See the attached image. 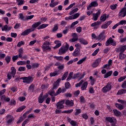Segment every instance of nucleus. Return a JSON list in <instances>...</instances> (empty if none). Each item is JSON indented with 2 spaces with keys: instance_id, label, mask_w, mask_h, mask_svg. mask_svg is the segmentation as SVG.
Masks as SVG:
<instances>
[{
  "instance_id": "393cba45",
  "label": "nucleus",
  "mask_w": 126,
  "mask_h": 126,
  "mask_svg": "<svg viewBox=\"0 0 126 126\" xmlns=\"http://www.w3.org/2000/svg\"><path fill=\"white\" fill-rule=\"evenodd\" d=\"M11 73L12 74V76L14 77L15 74H16V69L14 66L11 67Z\"/></svg>"
},
{
  "instance_id": "bb28decb",
  "label": "nucleus",
  "mask_w": 126,
  "mask_h": 126,
  "mask_svg": "<svg viewBox=\"0 0 126 126\" xmlns=\"http://www.w3.org/2000/svg\"><path fill=\"white\" fill-rule=\"evenodd\" d=\"M126 93V89H121L119 90L117 93V95H122Z\"/></svg>"
},
{
  "instance_id": "4468645a",
  "label": "nucleus",
  "mask_w": 126,
  "mask_h": 126,
  "mask_svg": "<svg viewBox=\"0 0 126 126\" xmlns=\"http://www.w3.org/2000/svg\"><path fill=\"white\" fill-rule=\"evenodd\" d=\"M32 32L31 29H28L22 32L21 34V36H27L30 33Z\"/></svg>"
},
{
  "instance_id": "774afa93",
  "label": "nucleus",
  "mask_w": 126,
  "mask_h": 126,
  "mask_svg": "<svg viewBox=\"0 0 126 126\" xmlns=\"http://www.w3.org/2000/svg\"><path fill=\"white\" fill-rule=\"evenodd\" d=\"M121 87L122 88H123V89H126V81H125L122 85H121Z\"/></svg>"
},
{
  "instance_id": "c85d7f7f",
  "label": "nucleus",
  "mask_w": 126,
  "mask_h": 126,
  "mask_svg": "<svg viewBox=\"0 0 126 126\" xmlns=\"http://www.w3.org/2000/svg\"><path fill=\"white\" fill-rule=\"evenodd\" d=\"M47 26H49V24H43L39 27H38L37 29L38 30H40L41 29H44V28H46V27H47Z\"/></svg>"
},
{
  "instance_id": "c9c22d12",
  "label": "nucleus",
  "mask_w": 126,
  "mask_h": 126,
  "mask_svg": "<svg viewBox=\"0 0 126 126\" xmlns=\"http://www.w3.org/2000/svg\"><path fill=\"white\" fill-rule=\"evenodd\" d=\"M17 2H18V5H23L25 3L24 0H16Z\"/></svg>"
},
{
  "instance_id": "680f3d73",
  "label": "nucleus",
  "mask_w": 126,
  "mask_h": 126,
  "mask_svg": "<svg viewBox=\"0 0 126 126\" xmlns=\"http://www.w3.org/2000/svg\"><path fill=\"white\" fill-rule=\"evenodd\" d=\"M99 51H100V49H99V48L96 49L92 54V56H93L94 57L96 56V55L98 54V52H99Z\"/></svg>"
},
{
  "instance_id": "a878e982",
  "label": "nucleus",
  "mask_w": 126,
  "mask_h": 126,
  "mask_svg": "<svg viewBox=\"0 0 126 126\" xmlns=\"http://www.w3.org/2000/svg\"><path fill=\"white\" fill-rule=\"evenodd\" d=\"M87 59V57H86L82 58L77 63V64H81L83 63H84V62H85V61H86Z\"/></svg>"
},
{
  "instance_id": "4be33fe9",
  "label": "nucleus",
  "mask_w": 126,
  "mask_h": 126,
  "mask_svg": "<svg viewBox=\"0 0 126 126\" xmlns=\"http://www.w3.org/2000/svg\"><path fill=\"white\" fill-rule=\"evenodd\" d=\"M119 60H121V61H124L125 59L126 58V55L124 54L123 52H120L119 54Z\"/></svg>"
},
{
  "instance_id": "a211bd4d",
  "label": "nucleus",
  "mask_w": 126,
  "mask_h": 126,
  "mask_svg": "<svg viewBox=\"0 0 126 126\" xmlns=\"http://www.w3.org/2000/svg\"><path fill=\"white\" fill-rule=\"evenodd\" d=\"M61 80H62L61 79H59L54 83L53 89H57V88L59 87L60 86V82H61Z\"/></svg>"
},
{
  "instance_id": "9b49d317",
  "label": "nucleus",
  "mask_w": 126,
  "mask_h": 126,
  "mask_svg": "<svg viewBox=\"0 0 126 126\" xmlns=\"http://www.w3.org/2000/svg\"><path fill=\"white\" fill-rule=\"evenodd\" d=\"M41 24H42V22L41 21L35 23L34 24L32 25V28L31 29V30H32V32L33 31H35V29H36L37 27H38L39 25H41Z\"/></svg>"
},
{
  "instance_id": "20e7f679",
  "label": "nucleus",
  "mask_w": 126,
  "mask_h": 126,
  "mask_svg": "<svg viewBox=\"0 0 126 126\" xmlns=\"http://www.w3.org/2000/svg\"><path fill=\"white\" fill-rule=\"evenodd\" d=\"M111 90H112V84L110 82L108 83L102 89L103 93H107L109 91H111Z\"/></svg>"
},
{
  "instance_id": "7c9ffc66",
  "label": "nucleus",
  "mask_w": 126,
  "mask_h": 126,
  "mask_svg": "<svg viewBox=\"0 0 126 126\" xmlns=\"http://www.w3.org/2000/svg\"><path fill=\"white\" fill-rule=\"evenodd\" d=\"M113 113L116 117H119V116H121V115H122V113L117 109L113 110Z\"/></svg>"
},
{
  "instance_id": "09e8293b",
  "label": "nucleus",
  "mask_w": 126,
  "mask_h": 126,
  "mask_svg": "<svg viewBox=\"0 0 126 126\" xmlns=\"http://www.w3.org/2000/svg\"><path fill=\"white\" fill-rule=\"evenodd\" d=\"M74 5H75V2H74L69 5L68 7L66 8L65 9V10H68L69 9H70V8H72L73 7Z\"/></svg>"
},
{
  "instance_id": "c03bdc74",
  "label": "nucleus",
  "mask_w": 126,
  "mask_h": 126,
  "mask_svg": "<svg viewBox=\"0 0 126 126\" xmlns=\"http://www.w3.org/2000/svg\"><path fill=\"white\" fill-rule=\"evenodd\" d=\"M77 11H78V8H76L70 12L69 15H72V14H73V13H75V12H77Z\"/></svg>"
},
{
  "instance_id": "f03ea898",
  "label": "nucleus",
  "mask_w": 126,
  "mask_h": 126,
  "mask_svg": "<svg viewBox=\"0 0 126 126\" xmlns=\"http://www.w3.org/2000/svg\"><path fill=\"white\" fill-rule=\"evenodd\" d=\"M20 79L23 80V83H27V84H30V83L33 82V80H34V78L32 76L23 77H21Z\"/></svg>"
},
{
  "instance_id": "6e6d98bb",
  "label": "nucleus",
  "mask_w": 126,
  "mask_h": 126,
  "mask_svg": "<svg viewBox=\"0 0 126 126\" xmlns=\"http://www.w3.org/2000/svg\"><path fill=\"white\" fill-rule=\"evenodd\" d=\"M11 75H12V74H11V72H8L7 77L8 80H10V79H11V78L12 77V76Z\"/></svg>"
},
{
  "instance_id": "f257e3e1",
  "label": "nucleus",
  "mask_w": 126,
  "mask_h": 126,
  "mask_svg": "<svg viewBox=\"0 0 126 126\" xmlns=\"http://www.w3.org/2000/svg\"><path fill=\"white\" fill-rule=\"evenodd\" d=\"M68 49H69V45L66 43V45L64 46H63L60 49L59 55L62 56V55L65 54V53L68 51Z\"/></svg>"
},
{
  "instance_id": "4c0bfd02",
  "label": "nucleus",
  "mask_w": 126,
  "mask_h": 126,
  "mask_svg": "<svg viewBox=\"0 0 126 126\" xmlns=\"http://www.w3.org/2000/svg\"><path fill=\"white\" fill-rule=\"evenodd\" d=\"M118 7V4H114L110 5V9L111 10H116Z\"/></svg>"
},
{
  "instance_id": "49530a36",
  "label": "nucleus",
  "mask_w": 126,
  "mask_h": 126,
  "mask_svg": "<svg viewBox=\"0 0 126 126\" xmlns=\"http://www.w3.org/2000/svg\"><path fill=\"white\" fill-rule=\"evenodd\" d=\"M89 92L90 93V94H94V93L95 92V91H94V88H93L92 87H90L89 88Z\"/></svg>"
},
{
  "instance_id": "8fccbe9b",
  "label": "nucleus",
  "mask_w": 126,
  "mask_h": 126,
  "mask_svg": "<svg viewBox=\"0 0 126 126\" xmlns=\"http://www.w3.org/2000/svg\"><path fill=\"white\" fill-rule=\"evenodd\" d=\"M98 25H100V22H95L91 24V26L92 27H95V26H97Z\"/></svg>"
},
{
  "instance_id": "58836bf2",
  "label": "nucleus",
  "mask_w": 126,
  "mask_h": 126,
  "mask_svg": "<svg viewBox=\"0 0 126 126\" xmlns=\"http://www.w3.org/2000/svg\"><path fill=\"white\" fill-rule=\"evenodd\" d=\"M59 29V25L56 24L54 25V27L52 29V32H56V31H58Z\"/></svg>"
},
{
  "instance_id": "de8ad7c7",
  "label": "nucleus",
  "mask_w": 126,
  "mask_h": 126,
  "mask_svg": "<svg viewBox=\"0 0 126 126\" xmlns=\"http://www.w3.org/2000/svg\"><path fill=\"white\" fill-rule=\"evenodd\" d=\"M83 82H84V81L82 80L80 82L75 85L76 87H80L82 85Z\"/></svg>"
},
{
  "instance_id": "ea45409f",
  "label": "nucleus",
  "mask_w": 126,
  "mask_h": 126,
  "mask_svg": "<svg viewBox=\"0 0 126 126\" xmlns=\"http://www.w3.org/2000/svg\"><path fill=\"white\" fill-rule=\"evenodd\" d=\"M73 75V72H71L69 74L68 76L67 77L66 79V81H69V80H71V78H72V76Z\"/></svg>"
},
{
  "instance_id": "052dcab7",
  "label": "nucleus",
  "mask_w": 126,
  "mask_h": 126,
  "mask_svg": "<svg viewBox=\"0 0 126 126\" xmlns=\"http://www.w3.org/2000/svg\"><path fill=\"white\" fill-rule=\"evenodd\" d=\"M18 58H19L18 57V55L14 56H13L12 60L13 62L14 63V62H15V61H17V60H18Z\"/></svg>"
},
{
  "instance_id": "473e14b6",
  "label": "nucleus",
  "mask_w": 126,
  "mask_h": 126,
  "mask_svg": "<svg viewBox=\"0 0 126 126\" xmlns=\"http://www.w3.org/2000/svg\"><path fill=\"white\" fill-rule=\"evenodd\" d=\"M113 74V71H109L104 75V78H108Z\"/></svg>"
},
{
  "instance_id": "69168bd1",
  "label": "nucleus",
  "mask_w": 126,
  "mask_h": 126,
  "mask_svg": "<svg viewBox=\"0 0 126 126\" xmlns=\"http://www.w3.org/2000/svg\"><path fill=\"white\" fill-rule=\"evenodd\" d=\"M75 47L77 48V49H79V50H80V49H81L82 48L81 45L80 43H76L75 44Z\"/></svg>"
},
{
  "instance_id": "37998d69",
  "label": "nucleus",
  "mask_w": 126,
  "mask_h": 126,
  "mask_svg": "<svg viewBox=\"0 0 126 126\" xmlns=\"http://www.w3.org/2000/svg\"><path fill=\"white\" fill-rule=\"evenodd\" d=\"M90 80H91V84L93 86L95 83V79L93 78V76L90 77Z\"/></svg>"
},
{
  "instance_id": "5fc2aeb1",
  "label": "nucleus",
  "mask_w": 126,
  "mask_h": 126,
  "mask_svg": "<svg viewBox=\"0 0 126 126\" xmlns=\"http://www.w3.org/2000/svg\"><path fill=\"white\" fill-rule=\"evenodd\" d=\"M16 104V101L14 99H11V101L9 103L10 106H14Z\"/></svg>"
},
{
  "instance_id": "39448f33",
  "label": "nucleus",
  "mask_w": 126,
  "mask_h": 126,
  "mask_svg": "<svg viewBox=\"0 0 126 126\" xmlns=\"http://www.w3.org/2000/svg\"><path fill=\"white\" fill-rule=\"evenodd\" d=\"M6 124L7 125H11L13 121H14V118L13 117L12 115H7L6 116Z\"/></svg>"
},
{
  "instance_id": "aec40b11",
  "label": "nucleus",
  "mask_w": 126,
  "mask_h": 126,
  "mask_svg": "<svg viewBox=\"0 0 126 126\" xmlns=\"http://www.w3.org/2000/svg\"><path fill=\"white\" fill-rule=\"evenodd\" d=\"M12 29V27H9L7 25H5L4 26L3 28H2V31H7L8 32Z\"/></svg>"
},
{
  "instance_id": "72a5a7b5",
  "label": "nucleus",
  "mask_w": 126,
  "mask_h": 126,
  "mask_svg": "<svg viewBox=\"0 0 126 126\" xmlns=\"http://www.w3.org/2000/svg\"><path fill=\"white\" fill-rule=\"evenodd\" d=\"M25 108H26V106H22L20 107L19 108H18L16 110V112L17 113H20V112H22V111H23V110H24V109H25Z\"/></svg>"
},
{
  "instance_id": "603ef678",
  "label": "nucleus",
  "mask_w": 126,
  "mask_h": 126,
  "mask_svg": "<svg viewBox=\"0 0 126 126\" xmlns=\"http://www.w3.org/2000/svg\"><path fill=\"white\" fill-rule=\"evenodd\" d=\"M69 28V27H66L65 29L63 30V33L64 34H67V32H68Z\"/></svg>"
},
{
  "instance_id": "423d86ee",
  "label": "nucleus",
  "mask_w": 126,
  "mask_h": 126,
  "mask_svg": "<svg viewBox=\"0 0 126 126\" xmlns=\"http://www.w3.org/2000/svg\"><path fill=\"white\" fill-rule=\"evenodd\" d=\"M48 94H46L43 96V93H42L38 98V103H39V104H42V103L45 101V99H47V98H48Z\"/></svg>"
},
{
  "instance_id": "f704fd0d",
  "label": "nucleus",
  "mask_w": 126,
  "mask_h": 126,
  "mask_svg": "<svg viewBox=\"0 0 126 126\" xmlns=\"http://www.w3.org/2000/svg\"><path fill=\"white\" fill-rule=\"evenodd\" d=\"M99 63H100L99 60H96L95 62L93 64H92L93 67H97V66L99 65Z\"/></svg>"
},
{
  "instance_id": "e433bc0d",
  "label": "nucleus",
  "mask_w": 126,
  "mask_h": 126,
  "mask_svg": "<svg viewBox=\"0 0 126 126\" xmlns=\"http://www.w3.org/2000/svg\"><path fill=\"white\" fill-rule=\"evenodd\" d=\"M5 61L6 63H10V61H11V57L9 56H7L5 58Z\"/></svg>"
},
{
  "instance_id": "0e129e2a",
  "label": "nucleus",
  "mask_w": 126,
  "mask_h": 126,
  "mask_svg": "<svg viewBox=\"0 0 126 126\" xmlns=\"http://www.w3.org/2000/svg\"><path fill=\"white\" fill-rule=\"evenodd\" d=\"M119 25H124V24H126V20H121L119 23H118Z\"/></svg>"
},
{
  "instance_id": "bf43d9fd",
  "label": "nucleus",
  "mask_w": 126,
  "mask_h": 126,
  "mask_svg": "<svg viewBox=\"0 0 126 126\" xmlns=\"http://www.w3.org/2000/svg\"><path fill=\"white\" fill-rule=\"evenodd\" d=\"M70 84L68 82H67L65 83V87L66 89H69V88H70Z\"/></svg>"
},
{
  "instance_id": "c756f323",
  "label": "nucleus",
  "mask_w": 126,
  "mask_h": 126,
  "mask_svg": "<svg viewBox=\"0 0 126 126\" xmlns=\"http://www.w3.org/2000/svg\"><path fill=\"white\" fill-rule=\"evenodd\" d=\"M79 114H81V109L79 108H77L74 110V115L78 116Z\"/></svg>"
},
{
  "instance_id": "f8f14e48",
  "label": "nucleus",
  "mask_w": 126,
  "mask_h": 126,
  "mask_svg": "<svg viewBox=\"0 0 126 126\" xmlns=\"http://www.w3.org/2000/svg\"><path fill=\"white\" fill-rule=\"evenodd\" d=\"M105 38H106V36H105V32H102L101 33H99L97 37L96 40H97V41H103Z\"/></svg>"
},
{
  "instance_id": "ddd939ff",
  "label": "nucleus",
  "mask_w": 126,
  "mask_h": 126,
  "mask_svg": "<svg viewBox=\"0 0 126 126\" xmlns=\"http://www.w3.org/2000/svg\"><path fill=\"white\" fill-rule=\"evenodd\" d=\"M126 16V7L123 8L119 13V17L124 18Z\"/></svg>"
},
{
  "instance_id": "2f4dec72",
  "label": "nucleus",
  "mask_w": 126,
  "mask_h": 126,
  "mask_svg": "<svg viewBox=\"0 0 126 126\" xmlns=\"http://www.w3.org/2000/svg\"><path fill=\"white\" fill-rule=\"evenodd\" d=\"M107 19V17L106 16V14H104L103 15H102L100 17V20L101 22H104L106 21V20Z\"/></svg>"
},
{
  "instance_id": "a18cd8bd",
  "label": "nucleus",
  "mask_w": 126,
  "mask_h": 126,
  "mask_svg": "<svg viewBox=\"0 0 126 126\" xmlns=\"http://www.w3.org/2000/svg\"><path fill=\"white\" fill-rule=\"evenodd\" d=\"M115 105L116 107H117L118 109H119V110H123V109H124V106H123L122 104L116 103Z\"/></svg>"
},
{
  "instance_id": "0eeeda50",
  "label": "nucleus",
  "mask_w": 126,
  "mask_h": 126,
  "mask_svg": "<svg viewBox=\"0 0 126 126\" xmlns=\"http://www.w3.org/2000/svg\"><path fill=\"white\" fill-rule=\"evenodd\" d=\"M106 121L107 122H109V123H111L112 126H115L116 125V123H117V120H116V118L114 117H106Z\"/></svg>"
},
{
  "instance_id": "1a4fd4ad",
  "label": "nucleus",
  "mask_w": 126,
  "mask_h": 126,
  "mask_svg": "<svg viewBox=\"0 0 126 126\" xmlns=\"http://www.w3.org/2000/svg\"><path fill=\"white\" fill-rule=\"evenodd\" d=\"M101 15V10H98V11L95 14L93 13V20L94 21H97L98 20V18H99V16Z\"/></svg>"
},
{
  "instance_id": "b1692460",
  "label": "nucleus",
  "mask_w": 126,
  "mask_h": 126,
  "mask_svg": "<svg viewBox=\"0 0 126 126\" xmlns=\"http://www.w3.org/2000/svg\"><path fill=\"white\" fill-rule=\"evenodd\" d=\"M42 48L43 52L45 51H51V47L49 45H42Z\"/></svg>"
},
{
  "instance_id": "79ce46f5",
  "label": "nucleus",
  "mask_w": 126,
  "mask_h": 126,
  "mask_svg": "<svg viewBox=\"0 0 126 126\" xmlns=\"http://www.w3.org/2000/svg\"><path fill=\"white\" fill-rule=\"evenodd\" d=\"M18 65H25L26 64V61H19L17 63Z\"/></svg>"
},
{
  "instance_id": "9d476101",
  "label": "nucleus",
  "mask_w": 126,
  "mask_h": 126,
  "mask_svg": "<svg viewBox=\"0 0 126 126\" xmlns=\"http://www.w3.org/2000/svg\"><path fill=\"white\" fill-rule=\"evenodd\" d=\"M96 6H98V2H97L96 1H94L93 2H91L89 5L87 7L88 10H90V9L92 7H96Z\"/></svg>"
},
{
  "instance_id": "2eb2a0df",
  "label": "nucleus",
  "mask_w": 126,
  "mask_h": 126,
  "mask_svg": "<svg viewBox=\"0 0 126 126\" xmlns=\"http://www.w3.org/2000/svg\"><path fill=\"white\" fill-rule=\"evenodd\" d=\"M126 50V45L121 46L117 49V52H120V53H124Z\"/></svg>"
},
{
  "instance_id": "7ed1b4c3",
  "label": "nucleus",
  "mask_w": 126,
  "mask_h": 126,
  "mask_svg": "<svg viewBox=\"0 0 126 126\" xmlns=\"http://www.w3.org/2000/svg\"><path fill=\"white\" fill-rule=\"evenodd\" d=\"M110 45H112L113 47H116V46H117V42L115 41L112 37H109L105 43V46H106V47L110 46Z\"/></svg>"
},
{
  "instance_id": "e2e57ef3",
  "label": "nucleus",
  "mask_w": 126,
  "mask_h": 126,
  "mask_svg": "<svg viewBox=\"0 0 126 126\" xmlns=\"http://www.w3.org/2000/svg\"><path fill=\"white\" fill-rule=\"evenodd\" d=\"M34 17V15L28 16L26 17V20H30L31 19H32V18Z\"/></svg>"
},
{
  "instance_id": "412c9836",
  "label": "nucleus",
  "mask_w": 126,
  "mask_h": 126,
  "mask_svg": "<svg viewBox=\"0 0 126 126\" xmlns=\"http://www.w3.org/2000/svg\"><path fill=\"white\" fill-rule=\"evenodd\" d=\"M0 99L2 101H4V102H9L10 101V98L8 97H6L5 95L1 96Z\"/></svg>"
},
{
  "instance_id": "cd10ccee",
  "label": "nucleus",
  "mask_w": 126,
  "mask_h": 126,
  "mask_svg": "<svg viewBox=\"0 0 126 126\" xmlns=\"http://www.w3.org/2000/svg\"><path fill=\"white\" fill-rule=\"evenodd\" d=\"M33 110V108H31L29 110H28L27 112H26L24 114H23V117H24V119L26 118V116L27 115H29L31 112H32V110Z\"/></svg>"
},
{
  "instance_id": "6e6552de",
  "label": "nucleus",
  "mask_w": 126,
  "mask_h": 126,
  "mask_svg": "<svg viewBox=\"0 0 126 126\" xmlns=\"http://www.w3.org/2000/svg\"><path fill=\"white\" fill-rule=\"evenodd\" d=\"M63 104H64V100H62L61 101L58 102L56 104L57 109L58 110H62V109H63L64 108Z\"/></svg>"
},
{
  "instance_id": "13d9d810",
  "label": "nucleus",
  "mask_w": 126,
  "mask_h": 126,
  "mask_svg": "<svg viewBox=\"0 0 126 126\" xmlns=\"http://www.w3.org/2000/svg\"><path fill=\"white\" fill-rule=\"evenodd\" d=\"M35 117H36V116H35V115H34L33 114H30L28 116V119H34Z\"/></svg>"
},
{
  "instance_id": "5701e85b",
  "label": "nucleus",
  "mask_w": 126,
  "mask_h": 126,
  "mask_svg": "<svg viewBox=\"0 0 126 126\" xmlns=\"http://www.w3.org/2000/svg\"><path fill=\"white\" fill-rule=\"evenodd\" d=\"M79 41L81 44H83V45H88V41L86 40V39H84V38H79Z\"/></svg>"
},
{
  "instance_id": "3c124183",
  "label": "nucleus",
  "mask_w": 126,
  "mask_h": 126,
  "mask_svg": "<svg viewBox=\"0 0 126 126\" xmlns=\"http://www.w3.org/2000/svg\"><path fill=\"white\" fill-rule=\"evenodd\" d=\"M73 57H77L78 56V50L75 49L72 53Z\"/></svg>"
},
{
  "instance_id": "a19ab883",
  "label": "nucleus",
  "mask_w": 126,
  "mask_h": 126,
  "mask_svg": "<svg viewBox=\"0 0 126 126\" xmlns=\"http://www.w3.org/2000/svg\"><path fill=\"white\" fill-rule=\"evenodd\" d=\"M19 19H21V20H24L25 21L26 20V19L24 17V15H23V13H20L19 14Z\"/></svg>"
},
{
  "instance_id": "dca6fc26",
  "label": "nucleus",
  "mask_w": 126,
  "mask_h": 126,
  "mask_svg": "<svg viewBox=\"0 0 126 126\" xmlns=\"http://www.w3.org/2000/svg\"><path fill=\"white\" fill-rule=\"evenodd\" d=\"M82 86L81 87V89L82 91H84V90H87V86H88V82H85L82 84Z\"/></svg>"
},
{
  "instance_id": "338daca9",
  "label": "nucleus",
  "mask_w": 126,
  "mask_h": 126,
  "mask_svg": "<svg viewBox=\"0 0 126 126\" xmlns=\"http://www.w3.org/2000/svg\"><path fill=\"white\" fill-rule=\"evenodd\" d=\"M24 44H25V42L24 41H21L19 42L17 44V47H21V46H22V45H24Z\"/></svg>"
},
{
  "instance_id": "4d7b16f0",
  "label": "nucleus",
  "mask_w": 126,
  "mask_h": 126,
  "mask_svg": "<svg viewBox=\"0 0 126 126\" xmlns=\"http://www.w3.org/2000/svg\"><path fill=\"white\" fill-rule=\"evenodd\" d=\"M78 40V37H73L72 39H70L69 40L70 42H71V43H73L74 42H76Z\"/></svg>"
},
{
  "instance_id": "864d4df0",
  "label": "nucleus",
  "mask_w": 126,
  "mask_h": 126,
  "mask_svg": "<svg viewBox=\"0 0 126 126\" xmlns=\"http://www.w3.org/2000/svg\"><path fill=\"white\" fill-rule=\"evenodd\" d=\"M26 68L24 66H20L18 68L19 71H25Z\"/></svg>"
},
{
  "instance_id": "f3484780",
  "label": "nucleus",
  "mask_w": 126,
  "mask_h": 126,
  "mask_svg": "<svg viewBox=\"0 0 126 126\" xmlns=\"http://www.w3.org/2000/svg\"><path fill=\"white\" fill-rule=\"evenodd\" d=\"M65 104L67 106H69V107H73L74 105V102L73 100H66L65 101Z\"/></svg>"
},
{
  "instance_id": "6ab92c4d",
  "label": "nucleus",
  "mask_w": 126,
  "mask_h": 126,
  "mask_svg": "<svg viewBox=\"0 0 126 126\" xmlns=\"http://www.w3.org/2000/svg\"><path fill=\"white\" fill-rule=\"evenodd\" d=\"M68 122H69V124L71 125V126H78V123H77V122H76V121H74L73 120H72L70 119H68Z\"/></svg>"
}]
</instances>
